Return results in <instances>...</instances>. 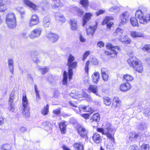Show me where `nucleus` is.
I'll use <instances>...</instances> for the list:
<instances>
[{"label": "nucleus", "instance_id": "nucleus-1", "mask_svg": "<svg viewBox=\"0 0 150 150\" xmlns=\"http://www.w3.org/2000/svg\"><path fill=\"white\" fill-rule=\"evenodd\" d=\"M129 66L136 71L142 73L143 71V67L142 63L135 57H130L127 60Z\"/></svg>", "mask_w": 150, "mask_h": 150}, {"label": "nucleus", "instance_id": "nucleus-2", "mask_svg": "<svg viewBox=\"0 0 150 150\" xmlns=\"http://www.w3.org/2000/svg\"><path fill=\"white\" fill-rule=\"evenodd\" d=\"M136 17L139 20L140 23L145 24L150 21V14L146 13L140 10H137L135 13Z\"/></svg>", "mask_w": 150, "mask_h": 150}, {"label": "nucleus", "instance_id": "nucleus-3", "mask_svg": "<svg viewBox=\"0 0 150 150\" xmlns=\"http://www.w3.org/2000/svg\"><path fill=\"white\" fill-rule=\"evenodd\" d=\"M74 60V57L71 54H70L68 58V61L67 64L68 67V72L69 79H72L73 74L72 69L75 68L77 65V62H73Z\"/></svg>", "mask_w": 150, "mask_h": 150}, {"label": "nucleus", "instance_id": "nucleus-4", "mask_svg": "<svg viewBox=\"0 0 150 150\" xmlns=\"http://www.w3.org/2000/svg\"><path fill=\"white\" fill-rule=\"evenodd\" d=\"M23 115L26 118H28L30 115L29 108L27 98L26 96H23L22 98Z\"/></svg>", "mask_w": 150, "mask_h": 150}, {"label": "nucleus", "instance_id": "nucleus-5", "mask_svg": "<svg viewBox=\"0 0 150 150\" xmlns=\"http://www.w3.org/2000/svg\"><path fill=\"white\" fill-rule=\"evenodd\" d=\"M42 31V29L41 28L37 27L31 31L29 35V37L31 39L39 38Z\"/></svg>", "mask_w": 150, "mask_h": 150}, {"label": "nucleus", "instance_id": "nucleus-6", "mask_svg": "<svg viewBox=\"0 0 150 150\" xmlns=\"http://www.w3.org/2000/svg\"><path fill=\"white\" fill-rule=\"evenodd\" d=\"M39 19L38 16L36 14L32 15L31 18L30 20L28 25L30 27L38 25L39 23Z\"/></svg>", "mask_w": 150, "mask_h": 150}, {"label": "nucleus", "instance_id": "nucleus-7", "mask_svg": "<svg viewBox=\"0 0 150 150\" xmlns=\"http://www.w3.org/2000/svg\"><path fill=\"white\" fill-rule=\"evenodd\" d=\"M78 133L83 137H86L88 133L87 130L82 125H79L77 129Z\"/></svg>", "mask_w": 150, "mask_h": 150}, {"label": "nucleus", "instance_id": "nucleus-8", "mask_svg": "<svg viewBox=\"0 0 150 150\" xmlns=\"http://www.w3.org/2000/svg\"><path fill=\"white\" fill-rule=\"evenodd\" d=\"M132 86L128 83H124L119 86L120 90L122 92H125L131 89Z\"/></svg>", "mask_w": 150, "mask_h": 150}, {"label": "nucleus", "instance_id": "nucleus-9", "mask_svg": "<svg viewBox=\"0 0 150 150\" xmlns=\"http://www.w3.org/2000/svg\"><path fill=\"white\" fill-rule=\"evenodd\" d=\"M106 46L107 48L111 50L113 54H115L114 56H112V57H115L117 53V50H120L119 47L117 46H113L112 44L109 43H108Z\"/></svg>", "mask_w": 150, "mask_h": 150}, {"label": "nucleus", "instance_id": "nucleus-10", "mask_svg": "<svg viewBox=\"0 0 150 150\" xmlns=\"http://www.w3.org/2000/svg\"><path fill=\"white\" fill-rule=\"evenodd\" d=\"M121 23L123 24L126 23L129 19V14L127 11H125L122 13L120 15Z\"/></svg>", "mask_w": 150, "mask_h": 150}, {"label": "nucleus", "instance_id": "nucleus-11", "mask_svg": "<svg viewBox=\"0 0 150 150\" xmlns=\"http://www.w3.org/2000/svg\"><path fill=\"white\" fill-rule=\"evenodd\" d=\"M97 131L98 132L102 133L103 134L106 135L112 142L114 141V138L112 135L108 132L106 131L103 129V128H97Z\"/></svg>", "mask_w": 150, "mask_h": 150}, {"label": "nucleus", "instance_id": "nucleus-12", "mask_svg": "<svg viewBox=\"0 0 150 150\" xmlns=\"http://www.w3.org/2000/svg\"><path fill=\"white\" fill-rule=\"evenodd\" d=\"M113 19V18L112 17L107 16L105 17L102 23V25H104L107 24V28L110 29L113 24L112 22H110L108 23V22L109 20H112Z\"/></svg>", "mask_w": 150, "mask_h": 150}, {"label": "nucleus", "instance_id": "nucleus-13", "mask_svg": "<svg viewBox=\"0 0 150 150\" xmlns=\"http://www.w3.org/2000/svg\"><path fill=\"white\" fill-rule=\"evenodd\" d=\"M6 23L8 27L11 29L15 28L16 25V19L6 20Z\"/></svg>", "mask_w": 150, "mask_h": 150}, {"label": "nucleus", "instance_id": "nucleus-14", "mask_svg": "<svg viewBox=\"0 0 150 150\" xmlns=\"http://www.w3.org/2000/svg\"><path fill=\"white\" fill-rule=\"evenodd\" d=\"M46 37L52 42H55L57 40L59 36L56 34L50 33L46 35Z\"/></svg>", "mask_w": 150, "mask_h": 150}, {"label": "nucleus", "instance_id": "nucleus-15", "mask_svg": "<svg viewBox=\"0 0 150 150\" xmlns=\"http://www.w3.org/2000/svg\"><path fill=\"white\" fill-rule=\"evenodd\" d=\"M89 93L92 92L97 96H98V89L97 86L95 85H91L88 87Z\"/></svg>", "mask_w": 150, "mask_h": 150}, {"label": "nucleus", "instance_id": "nucleus-16", "mask_svg": "<svg viewBox=\"0 0 150 150\" xmlns=\"http://www.w3.org/2000/svg\"><path fill=\"white\" fill-rule=\"evenodd\" d=\"M97 23H96V25L93 26H90L88 28H86L87 35H91L92 36H93L97 28Z\"/></svg>", "mask_w": 150, "mask_h": 150}, {"label": "nucleus", "instance_id": "nucleus-17", "mask_svg": "<svg viewBox=\"0 0 150 150\" xmlns=\"http://www.w3.org/2000/svg\"><path fill=\"white\" fill-rule=\"evenodd\" d=\"M23 0L24 3L25 5L32 8L34 11H35L38 9V6L30 1L29 0Z\"/></svg>", "mask_w": 150, "mask_h": 150}, {"label": "nucleus", "instance_id": "nucleus-18", "mask_svg": "<svg viewBox=\"0 0 150 150\" xmlns=\"http://www.w3.org/2000/svg\"><path fill=\"white\" fill-rule=\"evenodd\" d=\"M103 129L108 132H115L116 131L115 129L113 128L111 125L109 123H106L104 125Z\"/></svg>", "mask_w": 150, "mask_h": 150}, {"label": "nucleus", "instance_id": "nucleus-19", "mask_svg": "<svg viewBox=\"0 0 150 150\" xmlns=\"http://www.w3.org/2000/svg\"><path fill=\"white\" fill-rule=\"evenodd\" d=\"M92 15V14L91 13H85L83 18V26L86 25L87 21L91 19Z\"/></svg>", "mask_w": 150, "mask_h": 150}, {"label": "nucleus", "instance_id": "nucleus-20", "mask_svg": "<svg viewBox=\"0 0 150 150\" xmlns=\"http://www.w3.org/2000/svg\"><path fill=\"white\" fill-rule=\"evenodd\" d=\"M8 65L9 70L11 74L13 73L14 61L13 59L9 58L8 59Z\"/></svg>", "mask_w": 150, "mask_h": 150}, {"label": "nucleus", "instance_id": "nucleus-21", "mask_svg": "<svg viewBox=\"0 0 150 150\" xmlns=\"http://www.w3.org/2000/svg\"><path fill=\"white\" fill-rule=\"evenodd\" d=\"M50 23V19L48 16L44 17L42 22V24L45 28H48Z\"/></svg>", "mask_w": 150, "mask_h": 150}, {"label": "nucleus", "instance_id": "nucleus-22", "mask_svg": "<svg viewBox=\"0 0 150 150\" xmlns=\"http://www.w3.org/2000/svg\"><path fill=\"white\" fill-rule=\"evenodd\" d=\"M73 146L75 150H84V146L81 142L75 143Z\"/></svg>", "mask_w": 150, "mask_h": 150}, {"label": "nucleus", "instance_id": "nucleus-23", "mask_svg": "<svg viewBox=\"0 0 150 150\" xmlns=\"http://www.w3.org/2000/svg\"><path fill=\"white\" fill-rule=\"evenodd\" d=\"M100 74L98 72H94L92 75L93 81V83H97L99 81L100 77Z\"/></svg>", "mask_w": 150, "mask_h": 150}, {"label": "nucleus", "instance_id": "nucleus-24", "mask_svg": "<svg viewBox=\"0 0 150 150\" xmlns=\"http://www.w3.org/2000/svg\"><path fill=\"white\" fill-rule=\"evenodd\" d=\"M119 39L120 41L126 44H129L131 41V38L126 35L119 37Z\"/></svg>", "mask_w": 150, "mask_h": 150}, {"label": "nucleus", "instance_id": "nucleus-25", "mask_svg": "<svg viewBox=\"0 0 150 150\" xmlns=\"http://www.w3.org/2000/svg\"><path fill=\"white\" fill-rule=\"evenodd\" d=\"M92 139L94 142L96 144L100 143L101 141V136L99 134L96 133L92 137Z\"/></svg>", "mask_w": 150, "mask_h": 150}, {"label": "nucleus", "instance_id": "nucleus-26", "mask_svg": "<svg viewBox=\"0 0 150 150\" xmlns=\"http://www.w3.org/2000/svg\"><path fill=\"white\" fill-rule=\"evenodd\" d=\"M67 122H61L59 124V127L61 132L63 133H65V131L67 126Z\"/></svg>", "mask_w": 150, "mask_h": 150}, {"label": "nucleus", "instance_id": "nucleus-27", "mask_svg": "<svg viewBox=\"0 0 150 150\" xmlns=\"http://www.w3.org/2000/svg\"><path fill=\"white\" fill-rule=\"evenodd\" d=\"M53 8L58 7L62 6L64 4V0H56L54 1Z\"/></svg>", "mask_w": 150, "mask_h": 150}, {"label": "nucleus", "instance_id": "nucleus-28", "mask_svg": "<svg viewBox=\"0 0 150 150\" xmlns=\"http://www.w3.org/2000/svg\"><path fill=\"white\" fill-rule=\"evenodd\" d=\"M123 30L120 28H118L113 33V35L115 36H118L119 37H121L122 36Z\"/></svg>", "mask_w": 150, "mask_h": 150}, {"label": "nucleus", "instance_id": "nucleus-29", "mask_svg": "<svg viewBox=\"0 0 150 150\" xmlns=\"http://www.w3.org/2000/svg\"><path fill=\"white\" fill-rule=\"evenodd\" d=\"M71 26L72 30H76L78 28L77 21L74 19H71L70 21Z\"/></svg>", "mask_w": 150, "mask_h": 150}, {"label": "nucleus", "instance_id": "nucleus-30", "mask_svg": "<svg viewBox=\"0 0 150 150\" xmlns=\"http://www.w3.org/2000/svg\"><path fill=\"white\" fill-rule=\"evenodd\" d=\"M113 101L114 104L116 103L115 107V108L119 107L120 106L121 104V101L117 97H115L113 98Z\"/></svg>", "mask_w": 150, "mask_h": 150}, {"label": "nucleus", "instance_id": "nucleus-31", "mask_svg": "<svg viewBox=\"0 0 150 150\" xmlns=\"http://www.w3.org/2000/svg\"><path fill=\"white\" fill-rule=\"evenodd\" d=\"M131 35L133 38L140 37L143 36L142 34L136 31H131Z\"/></svg>", "mask_w": 150, "mask_h": 150}, {"label": "nucleus", "instance_id": "nucleus-32", "mask_svg": "<svg viewBox=\"0 0 150 150\" xmlns=\"http://www.w3.org/2000/svg\"><path fill=\"white\" fill-rule=\"evenodd\" d=\"M34 88L35 93L36 100L37 102H38L40 99V95L38 90L37 86L36 84L34 85Z\"/></svg>", "mask_w": 150, "mask_h": 150}, {"label": "nucleus", "instance_id": "nucleus-33", "mask_svg": "<svg viewBox=\"0 0 150 150\" xmlns=\"http://www.w3.org/2000/svg\"><path fill=\"white\" fill-rule=\"evenodd\" d=\"M6 20L16 19L14 13L13 12H10L6 15Z\"/></svg>", "mask_w": 150, "mask_h": 150}, {"label": "nucleus", "instance_id": "nucleus-34", "mask_svg": "<svg viewBox=\"0 0 150 150\" xmlns=\"http://www.w3.org/2000/svg\"><path fill=\"white\" fill-rule=\"evenodd\" d=\"M130 22L133 26H138L137 20L136 18L132 17L130 19Z\"/></svg>", "mask_w": 150, "mask_h": 150}, {"label": "nucleus", "instance_id": "nucleus-35", "mask_svg": "<svg viewBox=\"0 0 150 150\" xmlns=\"http://www.w3.org/2000/svg\"><path fill=\"white\" fill-rule=\"evenodd\" d=\"M123 78L126 81L128 82L132 81L134 78L132 76L126 74L124 75Z\"/></svg>", "mask_w": 150, "mask_h": 150}, {"label": "nucleus", "instance_id": "nucleus-36", "mask_svg": "<svg viewBox=\"0 0 150 150\" xmlns=\"http://www.w3.org/2000/svg\"><path fill=\"white\" fill-rule=\"evenodd\" d=\"M92 118L93 121L96 122L99 121L100 118L99 115L98 113H96L93 114Z\"/></svg>", "mask_w": 150, "mask_h": 150}, {"label": "nucleus", "instance_id": "nucleus-37", "mask_svg": "<svg viewBox=\"0 0 150 150\" xmlns=\"http://www.w3.org/2000/svg\"><path fill=\"white\" fill-rule=\"evenodd\" d=\"M67 83V73L64 71L63 74V83L64 85H66Z\"/></svg>", "mask_w": 150, "mask_h": 150}, {"label": "nucleus", "instance_id": "nucleus-38", "mask_svg": "<svg viewBox=\"0 0 150 150\" xmlns=\"http://www.w3.org/2000/svg\"><path fill=\"white\" fill-rule=\"evenodd\" d=\"M49 112V105H47L42 110L41 112L42 114L45 115H47Z\"/></svg>", "mask_w": 150, "mask_h": 150}, {"label": "nucleus", "instance_id": "nucleus-39", "mask_svg": "<svg viewBox=\"0 0 150 150\" xmlns=\"http://www.w3.org/2000/svg\"><path fill=\"white\" fill-rule=\"evenodd\" d=\"M103 102L104 103L107 105H109L111 104L110 99L108 97H105L103 98Z\"/></svg>", "mask_w": 150, "mask_h": 150}, {"label": "nucleus", "instance_id": "nucleus-40", "mask_svg": "<svg viewBox=\"0 0 150 150\" xmlns=\"http://www.w3.org/2000/svg\"><path fill=\"white\" fill-rule=\"evenodd\" d=\"M56 19L59 21H63L64 19V17L61 14H59L58 13H56L55 14Z\"/></svg>", "mask_w": 150, "mask_h": 150}, {"label": "nucleus", "instance_id": "nucleus-41", "mask_svg": "<svg viewBox=\"0 0 150 150\" xmlns=\"http://www.w3.org/2000/svg\"><path fill=\"white\" fill-rule=\"evenodd\" d=\"M0 150H11V146L8 144L3 145L0 147Z\"/></svg>", "mask_w": 150, "mask_h": 150}, {"label": "nucleus", "instance_id": "nucleus-42", "mask_svg": "<svg viewBox=\"0 0 150 150\" xmlns=\"http://www.w3.org/2000/svg\"><path fill=\"white\" fill-rule=\"evenodd\" d=\"M7 9L5 5L3 2L0 3V12H3Z\"/></svg>", "mask_w": 150, "mask_h": 150}, {"label": "nucleus", "instance_id": "nucleus-43", "mask_svg": "<svg viewBox=\"0 0 150 150\" xmlns=\"http://www.w3.org/2000/svg\"><path fill=\"white\" fill-rule=\"evenodd\" d=\"M138 128L139 130H145L147 128L146 125V124H140L139 125Z\"/></svg>", "mask_w": 150, "mask_h": 150}, {"label": "nucleus", "instance_id": "nucleus-44", "mask_svg": "<svg viewBox=\"0 0 150 150\" xmlns=\"http://www.w3.org/2000/svg\"><path fill=\"white\" fill-rule=\"evenodd\" d=\"M80 3L84 7L86 8L88 5V0H80Z\"/></svg>", "mask_w": 150, "mask_h": 150}, {"label": "nucleus", "instance_id": "nucleus-45", "mask_svg": "<svg viewBox=\"0 0 150 150\" xmlns=\"http://www.w3.org/2000/svg\"><path fill=\"white\" fill-rule=\"evenodd\" d=\"M39 70L40 71L42 74H44L48 71L49 69L47 67L40 68L39 69Z\"/></svg>", "mask_w": 150, "mask_h": 150}, {"label": "nucleus", "instance_id": "nucleus-46", "mask_svg": "<svg viewBox=\"0 0 150 150\" xmlns=\"http://www.w3.org/2000/svg\"><path fill=\"white\" fill-rule=\"evenodd\" d=\"M142 49L144 51L150 52V44L145 45Z\"/></svg>", "mask_w": 150, "mask_h": 150}, {"label": "nucleus", "instance_id": "nucleus-47", "mask_svg": "<svg viewBox=\"0 0 150 150\" xmlns=\"http://www.w3.org/2000/svg\"><path fill=\"white\" fill-rule=\"evenodd\" d=\"M75 91H72L71 93H70V96L73 98L77 99L78 98V96L79 95L75 93Z\"/></svg>", "mask_w": 150, "mask_h": 150}, {"label": "nucleus", "instance_id": "nucleus-48", "mask_svg": "<svg viewBox=\"0 0 150 150\" xmlns=\"http://www.w3.org/2000/svg\"><path fill=\"white\" fill-rule=\"evenodd\" d=\"M149 146L148 144H144L141 146V150H149Z\"/></svg>", "mask_w": 150, "mask_h": 150}, {"label": "nucleus", "instance_id": "nucleus-49", "mask_svg": "<svg viewBox=\"0 0 150 150\" xmlns=\"http://www.w3.org/2000/svg\"><path fill=\"white\" fill-rule=\"evenodd\" d=\"M129 148L130 150H140L139 147L135 145L130 146Z\"/></svg>", "mask_w": 150, "mask_h": 150}, {"label": "nucleus", "instance_id": "nucleus-50", "mask_svg": "<svg viewBox=\"0 0 150 150\" xmlns=\"http://www.w3.org/2000/svg\"><path fill=\"white\" fill-rule=\"evenodd\" d=\"M89 64L90 62L88 60L86 62V63L85 67V71L86 72L87 74H88V66L89 65Z\"/></svg>", "mask_w": 150, "mask_h": 150}, {"label": "nucleus", "instance_id": "nucleus-51", "mask_svg": "<svg viewBox=\"0 0 150 150\" xmlns=\"http://www.w3.org/2000/svg\"><path fill=\"white\" fill-rule=\"evenodd\" d=\"M102 79L105 81H107L108 80L109 75L108 73L102 75Z\"/></svg>", "mask_w": 150, "mask_h": 150}, {"label": "nucleus", "instance_id": "nucleus-52", "mask_svg": "<svg viewBox=\"0 0 150 150\" xmlns=\"http://www.w3.org/2000/svg\"><path fill=\"white\" fill-rule=\"evenodd\" d=\"M8 109L11 112H13L15 110V106L13 104H8Z\"/></svg>", "mask_w": 150, "mask_h": 150}, {"label": "nucleus", "instance_id": "nucleus-53", "mask_svg": "<svg viewBox=\"0 0 150 150\" xmlns=\"http://www.w3.org/2000/svg\"><path fill=\"white\" fill-rule=\"evenodd\" d=\"M101 73L102 75L108 73L107 69L104 68H102L101 69Z\"/></svg>", "mask_w": 150, "mask_h": 150}, {"label": "nucleus", "instance_id": "nucleus-54", "mask_svg": "<svg viewBox=\"0 0 150 150\" xmlns=\"http://www.w3.org/2000/svg\"><path fill=\"white\" fill-rule=\"evenodd\" d=\"M105 11L104 10H99L98 11H96V14L97 16H98L99 15L103 14L105 12Z\"/></svg>", "mask_w": 150, "mask_h": 150}, {"label": "nucleus", "instance_id": "nucleus-55", "mask_svg": "<svg viewBox=\"0 0 150 150\" xmlns=\"http://www.w3.org/2000/svg\"><path fill=\"white\" fill-rule=\"evenodd\" d=\"M90 52L89 50L86 51L84 54L83 58V60H84L88 55L89 54Z\"/></svg>", "mask_w": 150, "mask_h": 150}, {"label": "nucleus", "instance_id": "nucleus-56", "mask_svg": "<svg viewBox=\"0 0 150 150\" xmlns=\"http://www.w3.org/2000/svg\"><path fill=\"white\" fill-rule=\"evenodd\" d=\"M81 109L82 110H83V111L85 112L89 111V108L88 106H85L82 107H81Z\"/></svg>", "mask_w": 150, "mask_h": 150}, {"label": "nucleus", "instance_id": "nucleus-57", "mask_svg": "<svg viewBox=\"0 0 150 150\" xmlns=\"http://www.w3.org/2000/svg\"><path fill=\"white\" fill-rule=\"evenodd\" d=\"M45 123L46 124V125L48 126L49 128L51 129L52 127L53 126L52 124L50 122L48 121L46 122Z\"/></svg>", "mask_w": 150, "mask_h": 150}, {"label": "nucleus", "instance_id": "nucleus-58", "mask_svg": "<svg viewBox=\"0 0 150 150\" xmlns=\"http://www.w3.org/2000/svg\"><path fill=\"white\" fill-rule=\"evenodd\" d=\"M81 116L82 117H83L84 118H85L86 119H87L89 118L90 115H89V114H88V113L84 114H81Z\"/></svg>", "mask_w": 150, "mask_h": 150}, {"label": "nucleus", "instance_id": "nucleus-59", "mask_svg": "<svg viewBox=\"0 0 150 150\" xmlns=\"http://www.w3.org/2000/svg\"><path fill=\"white\" fill-rule=\"evenodd\" d=\"M20 132L21 133H25L27 130V129L26 127H21L20 129Z\"/></svg>", "mask_w": 150, "mask_h": 150}, {"label": "nucleus", "instance_id": "nucleus-60", "mask_svg": "<svg viewBox=\"0 0 150 150\" xmlns=\"http://www.w3.org/2000/svg\"><path fill=\"white\" fill-rule=\"evenodd\" d=\"M97 45L98 47L101 48L104 46V44L103 42L100 41L98 42Z\"/></svg>", "mask_w": 150, "mask_h": 150}, {"label": "nucleus", "instance_id": "nucleus-61", "mask_svg": "<svg viewBox=\"0 0 150 150\" xmlns=\"http://www.w3.org/2000/svg\"><path fill=\"white\" fill-rule=\"evenodd\" d=\"M115 10L118 11L119 10V8L115 6H114L110 9V10L111 11H113Z\"/></svg>", "mask_w": 150, "mask_h": 150}, {"label": "nucleus", "instance_id": "nucleus-62", "mask_svg": "<svg viewBox=\"0 0 150 150\" xmlns=\"http://www.w3.org/2000/svg\"><path fill=\"white\" fill-rule=\"evenodd\" d=\"M105 53L107 55H110L111 57H112V56H114V55H115L114 54H113H113H112V52H111L110 51H105ZM112 53H113L112 52Z\"/></svg>", "mask_w": 150, "mask_h": 150}, {"label": "nucleus", "instance_id": "nucleus-63", "mask_svg": "<svg viewBox=\"0 0 150 150\" xmlns=\"http://www.w3.org/2000/svg\"><path fill=\"white\" fill-rule=\"evenodd\" d=\"M53 112L54 114L58 115L61 113V111L60 110L57 109L54 110L53 111Z\"/></svg>", "mask_w": 150, "mask_h": 150}, {"label": "nucleus", "instance_id": "nucleus-64", "mask_svg": "<svg viewBox=\"0 0 150 150\" xmlns=\"http://www.w3.org/2000/svg\"><path fill=\"white\" fill-rule=\"evenodd\" d=\"M27 78L30 82H33V79L30 74H28V75Z\"/></svg>", "mask_w": 150, "mask_h": 150}]
</instances>
